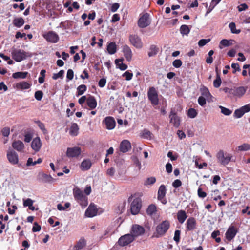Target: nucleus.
Returning a JSON list of instances; mask_svg holds the SVG:
<instances>
[{
    "instance_id": "obj_1",
    "label": "nucleus",
    "mask_w": 250,
    "mask_h": 250,
    "mask_svg": "<svg viewBox=\"0 0 250 250\" xmlns=\"http://www.w3.org/2000/svg\"><path fill=\"white\" fill-rule=\"evenodd\" d=\"M128 202L130 204V211L133 215L138 214L141 209L142 206V201L140 197H137L136 194L129 197Z\"/></svg>"
},
{
    "instance_id": "obj_2",
    "label": "nucleus",
    "mask_w": 250,
    "mask_h": 250,
    "mask_svg": "<svg viewBox=\"0 0 250 250\" xmlns=\"http://www.w3.org/2000/svg\"><path fill=\"white\" fill-rule=\"evenodd\" d=\"M170 228V222L168 220L163 221L156 228L155 231L151 236L153 238H160L164 236Z\"/></svg>"
},
{
    "instance_id": "obj_3",
    "label": "nucleus",
    "mask_w": 250,
    "mask_h": 250,
    "mask_svg": "<svg viewBox=\"0 0 250 250\" xmlns=\"http://www.w3.org/2000/svg\"><path fill=\"white\" fill-rule=\"evenodd\" d=\"M73 195L75 199L83 208H85L88 205V198L83 194L80 188L73 190Z\"/></svg>"
},
{
    "instance_id": "obj_4",
    "label": "nucleus",
    "mask_w": 250,
    "mask_h": 250,
    "mask_svg": "<svg viewBox=\"0 0 250 250\" xmlns=\"http://www.w3.org/2000/svg\"><path fill=\"white\" fill-rule=\"evenodd\" d=\"M232 157L231 154L225 153L222 150H220L216 154L218 162L223 166L227 165L231 161Z\"/></svg>"
},
{
    "instance_id": "obj_5",
    "label": "nucleus",
    "mask_w": 250,
    "mask_h": 250,
    "mask_svg": "<svg viewBox=\"0 0 250 250\" xmlns=\"http://www.w3.org/2000/svg\"><path fill=\"white\" fill-rule=\"evenodd\" d=\"M148 99L153 106L159 104L158 93L154 87H150L147 91Z\"/></svg>"
},
{
    "instance_id": "obj_6",
    "label": "nucleus",
    "mask_w": 250,
    "mask_h": 250,
    "mask_svg": "<svg viewBox=\"0 0 250 250\" xmlns=\"http://www.w3.org/2000/svg\"><path fill=\"white\" fill-rule=\"evenodd\" d=\"M27 57V53L21 49H15L12 52V58L17 62L25 60Z\"/></svg>"
},
{
    "instance_id": "obj_7",
    "label": "nucleus",
    "mask_w": 250,
    "mask_h": 250,
    "mask_svg": "<svg viewBox=\"0 0 250 250\" xmlns=\"http://www.w3.org/2000/svg\"><path fill=\"white\" fill-rule=\"evenodd\" d=\"M150 24L149 14L147 13H145L141 15L138 21V25L141 28H146Z\"/></svg>"
},
{
    "instance_id": "obj_8",
    "label": "nucleus",
    "mask_w": 250,
    "mask_h": 250,
    "mask_svg": "<svg viewBox=\"0 0 250 250\" xmlns=\"http://www.w3.org/2000/svg\"><path fill=\"white\" fill-rule=\"evenodd\" d=\"M135 240L134 237L131 234H125L122 236L118 240V243L119 246L124 247L127 246Z\"/></svg>"
},
{
    "instance_id": "obj_9",
    "label": "nucleus",
    "mask_w": 250,
    "mask_h": 250,
    "mask_svg": "<svg viewBox=\"0 0 250 250\" xmlns=\"http://www.w3.org/2000/svg\"><path fill=\"white\" fill-rule=\"evenodd\" d=\"M43 38L48 42L56 43L59 40V37L55 32L50 31L43 35Z\"/></svg>"
},
{
    "instance_id": "obj_10",
    "label": "nucleus",
    "mask_w": 250,
    "mask_h": 250,
    "mask_svg": "<svg viewBox=\"0 0 250 250\" xmlns=\"http://www.w3.org/2000/svg\"><path fill=\"white\" fill-rule=\"evenodd\" d=\"M166 194V187L164 185H161L158 189L157 198L164 205L166 204L167 203V199L165 197Z\"/></svg>"
},
{
    "instance_id": "obj_11",
    "label": "nucleus",
    "mask_w": 250,
    "mask_h": 250,
    "mask_svg": "<svg viewBox=\"0 0 250 250\" xmlns=\"http://www.w3.org/2000/svg\"><path fill=\"white\" fill-rule=\"evenodd\" d=\"M81 152V148L79 147H68L67 149L66 155L69 158L78 157Z\"/></svg>"
},
{
    "instance_id": "obj_12",
    "label": "nucleus",
    "mask_w": 250,
    "mask_h": 250,
    "mask_svg": "<svg viewBox=\"0 0 250 250\" xmlns=\"http://www.w3.org/2000/svg\"><path fill=\"white\" fill-rule=\"evenodd\" d=\"M131 44L137 48L143 47V42L141 38L137 35H130L129 37Z\"/></svg>"
},
{
    "instance_id": "obj_13",
    "label": "nucleus",
    "mask_w": 250,
    "mask_h": 250,
    "mask_svg": "<svg viewBox=\"0 0 250 250\" xmlns=\"http://www.w3.org/2000/svg\"><path fill=\"white\" fill-rule=\"evenodd\" d=\"M247 90V87H233V88H231V95L234 97L240 98L245 94Z\"/></svg>"
},
{
    "instance_id": "obj_14",
    "label": "nucleus",
    "mask_w": 250,
    "mask_h": 250,
    "mask_svg": "<svg viewBox=\"0 0 250 250\" xmlns=\"http://www.w3.org/2000/svg\"><path fill=\"white\" fill-rule=\"evenodd\" d=\"M145 233V229L144 227L141 226L139 225H134L132 227L131 234L134 237L135 239L136 237L143 235Z\"/></svg>"
},
{
    "instance_id": "obj_15",
    "label": "nucleus",
    "mask_w": 250,
    "mask_h": 250,
    "mask_svg": "<svg viewBox=\"0 0 250 250\" xmlns=\"http://www.w3.org/2000/svg\"><path fill=\"white\" fill-rule=\"evenodd\" d=\"M238 231L234 226H230L225 233L226 238L229 241L232 240L236 236Z\"/></svg>"
},
{
    "instance_id": "obj_16",
    "label": "nucleus",
    "mask_w": 250,
    "mask_h": 250,
    "mask_svg": "<svg viewBox=\"0 0 250 250\" xmlns=\"http://www.w3.org/2000/svg\"><path fill=\"white\" fill-rule=\"evenodd\" d=\"M98 209L93 204H90L85 212V215L87 217H93L97 214Z\"/></svg>"
},
{
    "instance_id": "obj_17",
    "label": "nucleus",
    "mask_w": 250,
    "mask_h": 250,
    "mask_svg": "<svg viewBox=\"0 0 250 250\" xmlns=\"http://www.w3.org/2000/svg\"><path fill=\"white\" fill-rule=\"evenodd\" d=\"M103 123L106 125V128L108 130H112L114 129L116 125V122L113 117L111 116L106 117Z\"/></svg>"
},
{
    "instance_id": "obj_18",
    "label": "nucleus",
    "mask_w": 250,
    "mask_h": 250,
    "mask_svg": "<svg viewBox=\"0 0 250 250\" xmlns=\"http://www.w3.org/2000/svg\"><path fill=\"white\" fill-rule=\"evenodd\" d=\"M169 117L170 123L172 124L175 127H178L180 125L181 121L177 114L175 112L171 111Z\"/></svg>"
},
{
    "instance_id": "obj_19",
    "label": "nucleus",
    "mask_w": 250,
    "mask_h": 250,
    "mask_svg": "<svg viewBox=\"0 0 250 250\" xmlns=\"http://www.w3.org/2000/svg\"><path fill=\"white\" fill-rule=\"evenodd\" d=\"M7 157L8 161L12 164H16L18 163V155L13 150H10L7 152Z\"/></svg>"
},
{
    "instance_id": "obj_20",
    "label": "nucleus",
    "mask_w": 250,
    "mask_h": 250,
    "mask_svg": "<svg viewBox=\"0 0 250 250\" xmlns=\"http://www.w3.org/2000/svg\"><path fill=\"white\" fill-rule=\"evenodd\" d=\"M196 221L194 217H189L186 222V228L187 231L193 230L196 228Z\"/></svg>"
},
{
    "instance_id": "obj_21",
    "label": "nucleus",
    "mask_w": 250,
    "mask_h": 250,
    "mask_svg": "<svg viewBox=\"0 0 250 250\" xmlns=\"http://www.w3.org/2000/svg\"><path fill=\"white\" fill-rule=\"evenodd\" d=\"M131 146L130 142L127 140L122 141L120 145V150L123 153H125L130 150Z\"/></svg>"
},
{
    "instance_id": "obj_22",
    "label": "nucleus",
    "mask_w": 250,
    "mask_h": 250,
    "mask_svg": "<svg viewBox=\"0 0 250 250\" xmlns=\"http://www.w3.org/2000/svg\"><path fill=\"white\" fill-rule=\"evenodd\" d=\"M42 146V143L39 137L35 138L31 143V147L36 152L40 150Z\"/></svg>"
},
{
    "instance_id": "obj_23",
    "label": "nucleus",
    "mask_w": 250,
    "mask_h": 250,
    "mask_svg": "<svg viewBox=\"0 0 250 250\" xmlns=\"http://www.w3.org/2000/svg\"><path fill=\"white\" fill-rule=\"evenodd\" d=\"M86 104L90 109L91 110L95 109L97 105V103L95 98L91 95L87 97Z\"/></svg>"
},
{
    "instance_id": "obj_24",
    "label": "nucleus",
    "mask_w": 250,
    "mask_h": 250,
    "mask_svg": "<svg viewBox=\"0 0 250 250\" xmlns=\"http://www.w3.org/2000/svg\"><path fill=\"white\" fill-rule=\"evenodd\" d=\"M123 51L124 56L126 58V60L130 61L131 60L132 56V51L130 47L127 45H124L123 46Z\"/></svg>"
},
{
    "instance_id": "obj_25",
    "label": "nucleus",
    "mask_w": 250,
    "mask_h": 250,
    "mask_svg": "<svg viewBox=\"0 0 250 250\" xmlns=\"http://www.w3.org/2000/svg\"><path fill=\"white\" fill-rule=\"evenodd\" d=\"M188 215L184 210H180L177 213V218L178 221L181 224H183L187 218Z\"/></svg>"
},
{
    "instance_id": "obj_26",
    "label": "nucleus",
    "mask_w": 250,
    "mask_h": 250,
    "mask_svg": "<svg viewBox=\"0 0 250 250\" xmlns=\"http://www.w3.org/2000/svg\"><path fill=\"white\" fill-rule=\"evenodd\" d=\"M12 147L18 151H21L24 148V145L21 141H15L12 143Z\"/></svg>"
},
{
    "instance_id": "obj_27",
    "label": "nucleus",
    "mask_w": 250,
    "mask_h": 250,
    "mask_svg": "<svg viewBox=\"0 0 250 250\" xmlns=\"http://www.w3.org/2000/svg\"><path fill=\"white\" fill-rule=\"evenodd\" d=\"M92 166V163L89 159L84 160L81 163L80 168L82 170L86 171L90 168Z\"/></svg>"
},
{
    "instance_id": "obj_28",
    "label": "nucleus",
    "mask_w": 250,
    "mask_h": 250,
    "mask_svg": "<svg viewBox=\"0 0 250 250\" xmlns=\"http://www.w3.org/2000/svg\"><path fill=\"white\" fill-rule=\"evenodd\" d=\"M31 86V85L27 82L22 81L16 84L15 87L18 89H27Z\"/></svg>"
},
{
    "instance_id": "obj_29",
    "label": "nucleus",
    "mask_w": 250,
    "mask_h": 250,
    "mask_svg": "<svg viewBox=\"0 0 250 250\" xmlns=\"http://www.w3.org/2000/svg\"><path fill=\"white\" fill-rule=\"evenodd\" d=\"M79 126L76 123H73L70 128L69 133L71 136H75L78 134Z\"/></svg>"
},
{
    "instance_id": "obj_30",
    "label": "nucleus",
    "mask_w": 250,
    "mask_h": 250,
    "mask_svg": "<svg viewBox=\"0 0 250 250\" xmlns=\"http://www.w3.org/2000/svg\"><path fill=\"white\" fill-rule=\"evenodd\" d=\"M107 50L110 54H113L116 53L117 46L114 42L109 43L107 46Z\"/></svg>"
},
{
    "instance_id": "obj_31",
    "label": "nucleus",
    "mask_w": 250,
    "mask_h": 250,
    "mask_svg": "<svg viewBox=\"0 0 250 250\" xmlns=\"http://www.w3.org/2000/svg\"><path fill=\"white\" fill-rule=\"evenodd\" d=\"M159 48L155 45H151L149 48L148 55L149 57L155 56L158 52Z\"/></svg>"
},
{
    "instance_id": "obj_32",
    "label": "nucleus",
    "mask_w": 250,
    "mask_h": 250,
    "mask_svg": "<svg viewBox=\"0 0 250 250\" xmlns=\"http://www.w3.org/2000/svg\"><path fill=\"white\" fill-rule=\"evenodd\" d=\"M28 73L27 72H17L13 73L12 77L14 79H25Z\"/></svg>"
},
{
    "instance_id": "obj_33",
    "label": "nucleus",
    "mask_w": 250,
    "mask_h": 250,
    "mask_svg": "<svg viewBox=\"0 0 250 250\" xmlns=\"http://www.w3.org/2000/svg\"><path fill=\"white\" fill-rule=\"evenodd\" d=\"M13 23L17 27H21L24 23V20L22 18H17L13 20Z\"/></svg>"
},
{
    "instance_id": "obj_34",
    "label": "nucleus",
    "mask_w": 250,
    "mask_h": 250,
    "mask_svg": "<svg viewBox=\"0 0 250 250\" xmlns=\"http://www.w3.org/2000/svg\"><path fill=\"white\" fill-rule=\"evenodd\" d=\"M238 151H246L250 150V144L248 143H244L237 148Z\"/></svg>"
},
{
    "instance_id": "obj_35",
    "label": "nucleus",
    "mask_w": 250,
    "mask_h": 250,
    "mask_svg": "<svg viewBox=\"0 0 250 250\" xmlns=\"http://www.w3.org/2000/svg\"><path fill=\"white\" fill-rule=\"evenodd\" d=\"M41 180L44 183L50 182L52 181L53 178L50 175H47L44 173L41 174Z\"/></svg>"
},
{
    "instance_id": "obj_36",
    "label": "nucleus",
    "mask_w": 250,
    "mask_h": 250,
    "mask_svg": "<svg viewBox=\"0 0 250 250\" xmlns=\"http://www.w3.org/2000/svg\"><path fill=\"white\" fill-rule=\"evenodd\" d=\"M156 206L154 204H151L148 207L146 212L148 215H152L156 212Z\"/></svg>"
},
{
    "instance_id": "obj_37",
    "label": "nucleus",
    "mask_w": 250,
    "mask_h": 250,
    "mask_svg": "<svg viewBox=\"0 0 250 250\" xmlns=\"http://www.w3.org/2000/svg\"><path fill=\"white\" fill-rule=\"evenodd\" d=\"M200 91L202 94V96L205 97L207 98H208L211 96V94L208 89V88L204 86H203L200 88Z\"/></svg>"
},
{
    "instance_id": "obj_38",
    "label": "nucleus",
    "mask_w": 250,
    "mask_h": 250,
    "mask_svg": "<svg viewBox=\"0 0 250 250\" xmlns=\"http://www.w3.org/2000/svg\"><path fill=\"white\" fill-rule=\"evenodd\" d=\"M180 31L183 35H188L190 32V29L188 25L184 24L180 27Z\"/></svg>"
},
{
    "instance_id": "obj_39",
    "label": "nucleus",
    "mask_w": 250,
    "mask_h": 250,
    "mask_svg": "<svg viewBox=\"0 0 250 250\" xmlns=\"http://www.w3.org/2000/svg\"><path fill=\"white\" fill-rule=\"evenodd\" d=\"M87 89V87L84 84H81L77 88V95H83Z\"/></svg>"
},
{
    "instance_id": "obj_40",
    "label": "nucleus",
    "mask_w": 250,
    "mask_h": 250,
    "mask_svg": "<svg viewBox=\"0 0 250 250\" xmlns=\"http://www.w3.org/2000/svg\"><path fill=\"white\" fill-rule=\"evenodd\" d=\"M152 133L148 129H144L143 131L142 137L145 139H151L152 137Z\"/></svg>"
},
{
    "instance_id": "obj_41",
    "label": "nucleus",
    "mask_w": 250,
    "mask_h": 250,
    "mask_svg": "<svg viewBox=\"0 0 250 250\" xmlns=\"http://www.w3.org/2000/svg\"><path fill=\"white\" fill-rule=\"evenodd\" d=\"M36 124L37 125L39 126V127L42 130L43 134H45L47 133V131L46 129L45 128L44 124L41 122L40 121H35Z\"/></svg>"
},
{
    "instance_id": "obj_42",
    "label": "nucleus",
    "mask_w": 250,
    "mask_h": 250,
    "mask_svg": "<svg viewBox=\"0 0 250 250\" xmlns=\"http://www.w3.org/2000/svg\"><path fill=\"white\" fill-rule=\"evenodd\" d=\"M221 84V80L218 73L217 74L216 79L213 82V86L215 88H218Z\"/></svg>"
},
{
    "instance_id": "obj_43",
    "label": "nucleus",
    "mask_w": 250,
    "mask_h": 250,
    "mask_svg": "<svg viewBox=\"0 0 250 250\" xmlns=\"http://www.w3.org/2000/svg\"><path fill=\"white\" fill-rule=\"evenodd\" d=\"M229 28L231 30L232 33L239 34L240 32V30L236 29V25L234 22H231L229 24Z\"/></svg>"
},
{
    "instance_id": "obj_44",
    "label": "nucleus",
    "mask_w": 250,
    "mask_h": 250,
    "mask_svg": "<svg viewBox=\"0 0 250 250\" xmlns=\"http://www.w3.org/2000/svg\"><path fill=\"white\" fill-rule=\"evenodd\" d=\"M64 73V70H61L58 73L53 74L52 79L54 80H57L59 78L62 79L63 77Z\"/></svg>"
},
{
    "instance_id": "obj_45",
    "label": "nucleus",
    "mask_w": 250,
    "mask_h": 250,
    "mask_svg": "<svg viewBox=\"0 0 250 250\" xmlns=\"http://www.w3.org/2000/svg\"><path fill=\"white\" fill-rule=\"evenodd\" d=\"M219 108L221 109V113L225 115L229 116L232 113V111L228 108L222 106H220Z\"/></svg>"
},
{
    "instance_id": "obj_46",
    "label": "nucleus",
    "mask_w": 250,
    "mask_h": 250,
    "mask_svg": "<svg viewBox=\"0 0 250 250\" xmlns=\"http://www.w3.org/2000/svg\"><path fill=\"white\" fill-rule=\"evenodd\" d=\"M197 115L196 110L194 108H190L188 110V115L189 117L191 118H195Z\"/></svg>"
},
{
    "instance_id": "obj_47",
    "label": "nucleus",
    "mask_w": 250,
    "mask_h": 250,
    "mask_svg": "<svg viewBox=\"0 0 250 250\" xmlns=\"http://www.w3.org/2000/svg\"><path fill=\"white\" fill-rule=\"evenodd\" d=\"M156 179L154 177H149L146 179L144 183V185L146 186L152 185L156 182Z\"/></svg>"
},
{
    "instance_id": "obj_48",
    "label": "nucleus",
    "mask_w": 250,
    "mask_h": 250,
    "mask_svg": "<svg viewBox=\"0 0 250 250\" xmlns=\"http://www.w3.org/2000/svg\"><path fill=\"white\" fill-rule=\"evenodd\" d=\"M244 114L243 111L240 108L235 110L234 113V117L237 118H240L242 117Z\"/></svg>"
},
{
    "instance_id": "obj_49",
    "label": "nucleus",
    "mask_w": 250,
    "mask_h": 250,
    "mask_svg": "<svg viewBox=\"0 0 250 250\" xmlns=\"http://www.w3.org/2000/svg\"><path fill=\"white\" fill-rule=\"evenodd\" d=\"M180 234L181 231L180 230H176L175 231L173 239L177 244L180 242Z\"/></svg>"
},
{
    "instance_id": "obj_50",
    "label": "nucleus",
    "mask_w": 250,
    "mask_h": 250,
    "mask_svg": "<svg viewBox=\"0 0 250 250\" xmlns=\"http://www.w3.org/2000/svg\"><path fill=\"white\" fill-rule=\"evenodd\" d=\"M230 45H231V43H230L229 41H228L226 39H223V40H221V42H220L219 47H220V48L222 49V47L221 46L226 47V46H229Z\"/></svg>"
},
{
    "instance_id": "obj_51",
    "label": "nucleus",
    "mask_w": 250,
    "mask_h": 250,
    "mask_svg": "<svg viewBox=\"0 0 250 250\" xmlns=\"http://www.w3.org/2000/svg\"><path fill=\"white\" fill-rule=\"evenodd\" d=\"M43 92L42 91L38 90L35 93V98L38 101H41L43 97Z\"/></svg>"
},
{
    "instance_id": "obj_52",
    "label": "nucleus",
    "mask_w": 250,
    "mask_h": 250,
    "mask_svg": "<svg viewBox=\"0 0 250 250\" xmlns=\"http://www.w3.org/2000/svg\"><path fill=\"white\" fill-rule=\"evenodd\" d=\"M70 206V204L68 202L66 203L64 206H62L61 204L57 205V209L59 210H64Z\"/></svg>"
},
{
    "instance_id": "obj_53",
    "label": "nucleus",
    "mask_w": 250,
    "mask_h": 250,
    "mask_svg": "<svg viewBox=\"0 0 250 250\" xmlns=\"http://www.w3.org/2000/svg\"><path fill=\"white\" fill-rule=\"evenodd\" d=\"M1 132L2 135L4 137H8L10 134V128L5 127L1 129Z\"/></svg>"
},
{
    "instance_id": "obj_54",
    "label": "nucleus",
    "mask_w": 250,
    "mask_h": 250,
    "mask_svg": "<svg viewBox=\"0 0 250 250\" xmlns=\"http://www.w3.org/2000/svg\"><path fill=\"white\" fill-rule=\"evenodd\" d=\"M210 41V39H201L198 42V45L200 47H202L204 45H205L207 43L209 42Z\"/></svg>"
},
{
    "instance_id": "obj_55",
    "label": "nucleus",
    "mask_w": 250,
    "mask_h": 250,
    "mask_svg": "<svg viewBox=\"0 0 250 250\" xmlns=\"http://www.w3.org/2000/svg\"><path fill=\"white\" fill-rule=\"evenodd\" d=\"M172 64L175 68H179L182 64V62L180 59H176L173 62Z\"/></svg>"
},
{
    "instance_id": "obj_56",
    "label": "nucleus",
    "mask_w": 250,
    "mask_h": 250,
    "mask_svg": "<svg viewBox=\"0 0 250 250\" xmlns=\"http://www.w3.org/2000/svg\"><path fill=\"white\" fill-rule=\"evenodd\" d=\"M123 76L125 77L126 80L129 81L132 79L133 74L127 71L123 74Z\"/></svg>"
},
{
    "instance_id": "obj_57",
    "label": "nucleus",
    "mask_w": 250,
    "mask_h": 250,
    "mask_svg": "<svg viewBox=\"0 0 250 250\" xmlns=\"http://www.w3.org/2000/svg\"><path fill=\"white\" fill-rule=\"evenodd\" d=\"M205 98L206 97H203V96H200L198 98V103L202 106H204L206 104V100Z\"/></svg>"
},
{
    "instance_id": "obj_58",
    "label": "nucleus",
    "mask_w": 250,
    "mask_h": 250,
    "mask_svg": "<svg viewBox=\"0 0 250 250\" xmlns=\"http://www.w3.org/2000/svg\"><path fill=\"white\" fill-rule=\"evenodd\" d=\"M33 204V201L30 198L23 201V206L24 207H30Z\"/></svg>"
},
{
    "instance_id": "obj_59",
    "label": "nucleus",
    "mask_w": 250,
    "mask_h": 250,
    "mask_svg": "<svg viewBox=\"0 0 250 250\" xmlns=\"http://www.w3.org/2000/svg\"><path fill=\"white\" fill-rule=\"evenodd\" d=\"M106 83V79L105 78L101 79L98 82V85L100 87H104Z\"/></svg>"
},
{
    "instance_id": "obj_60",
    "label": "nucleus",
    "mask_w": 250,
    "mask_h": 250,
    "mask_svg": "<svg viewBox=\"0 0 250 250\" xmlns=\"http://www.w3.org/2000/svg\"><path fill=\"white\" fill-rule=\"evenodd\" d=\"M172 185L174 188H177L182 185V182L179 179H176L174 180Z\"/></svg>"
},
{
    "instance_id": "obj_61",
    "label": "nucleus",
    "mask_w": 250,
    "mask_h": 250,
    "mask_svg": "<svg viewBox=\"0 0 250 250\" xmlns=\"http://www.w3.org/2000/svg\"><path fill=\"white\" fill-rule=\"evenodd\" d=\"M41 229V227L40 225H38L37 222H35L34 223L33 227L32 228V231L33 232H38L40 231Z\"/></svg>"
},
{
    "instance_id": "obj_62",
    "label": "nucleus",
    "mask_w": 250,
    "mask_h": 250,
    "mask_svg": "<svg viewBox=\"0 0 250 250\" xmlns=\"http://www.w3.org/2000/svg\"><path fill=\"white\" fill-rule=\"evenodd\" d=\"M74 77V72L72 69H68L67 72L66 78L69 80H71L73 79Z\"/></svg>"
},
{
    "instance_id": "obj_63",
    "label": "nucleus",
    "mask_w": 250,
    "mask_h": 250,
    "mask_svg": "<svg viewBox=\"0 0 250 250\" xmlns=\"http://www.w3.org/2000/svg\"><path fill=\"white\" fill-rule=\"evenodd\" d=\"M231 67L234 69V70L232 71V73L233 74L235 73V72L237 71H240L241 69L239 67L238 63H232L231 64Z\"/></svg>"
},
{
    "instance_id": "obj_64",
    "label": "nucleus",
    "mask_w": 250,
    "mask_h": 250,
    "mask_svg": "<svg viewBox=\"0 0 250 250\" xmlns=\"http://www.w3.org/2000/svg\"><path fill=\"white\" fill-rule=\"evenodd\" d=\"M241 109L243 111L244 113H247L250 111V104H246L241 107Z\"/></svg>"
}]
</instances>
